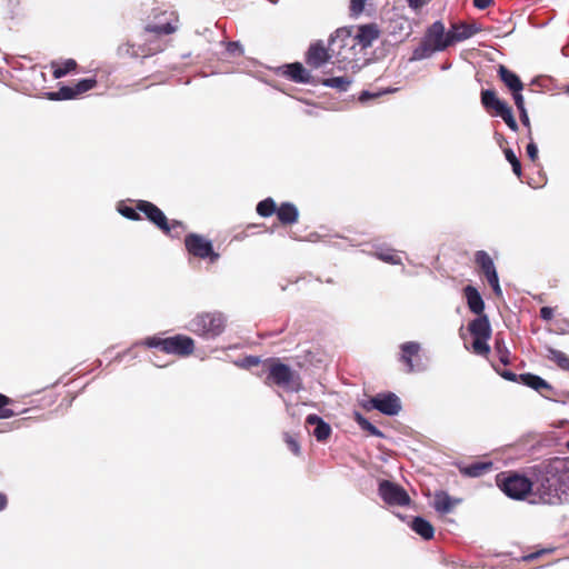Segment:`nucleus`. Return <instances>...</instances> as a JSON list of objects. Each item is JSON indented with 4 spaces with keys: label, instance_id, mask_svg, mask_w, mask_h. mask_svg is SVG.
I'll return each mask as SVG.
<instances>
[{
    "label": "nucleus",
    "instance_id": "aec40b11",
    "mask_svg": "<svg viewBox=\"0 0 569 569\" xmlns=\"http://www.w3.org/2000/svg\"><path fill=\"white\" fill-rule=\"evenodd\" d=\"M519 381L525 386L538 391L542 396H547V393L552 391V387L545 379L532 373L520 375Z\"/></svg>",
    "mask_w": 569,
    "mask_h": 569
},
{
    "label": "nucleus",
    "instance_id": "9b49d317",
    "mask_svg": "<svg viewBox=\"0 0 569 569\" xmlns=\"http://www.w3.org/2000/svg\"><path fill=\"white\" fill-rule=\"evenodd\" d=\"M184 246L188 252L197 258L216 261L219 254L214 252L212 242L203 236L197 233H189L184 239Z\"/></svg>",
    "mask_w": 569,
    "mask_h": 569
},
{
    "label": "nucleus",
    "instance_id": "393cba45",
    "mask_svg": "<svg viewBox=\"0 0 569 569\" xmlns=\"http://www.w3.org/2000/svg\"><path fill=\"white\" fill-rule=\"evenodd\" d=\"M439 50L436 49L430 41H428L426 38H422L420 43L412 51V57L410 58L411 61H419L427 58H430L433 53L438 52Z\"/></svg>",
    "mask_w": 569,
    "mask_h": 569
},
{
    "label": "nucleus",
    "instance_id": "c85d7f7f",
    "mask_svg": "<svg viewBox=\"0 0 569 569\" xmlns=\"http://www.w3.org/2000/svg\"><path fill=\"white\" fill-rule=\"evenodd\" d=\"M352 80L349 77H332L322 80V84L328 88L337 89L339 92L348 91Z\"/></svg>",
    "mask_w": 569,
    "mask_h": 569
},
{
    "label": "nucleus",
    "instance_id": "49530a36",
    "mask_svg": "<svg viewBox=\"0 0 569 569\" xmlns=\"http://www.w3.org/2000/svg\"><path fill=\"white\" fill-rule=\"evenodd\" d=\"M395 91H396V89H387L386 91H383V93H389V92H395ZM381 94H382V92H371L369 90H365L360 93L359 101L367 102L368 100L377 98Z\"/></svg>",
    "mask_w": 569,
    "mask_h": 569
},
{
    "label": "nucleus",
    "instance_id": "603ef678",
    "mask_svg": "<svg viewBox=\"0 0 569 569\" xmlns=\"http://www.w3.org/2000/svg\"><path fill=\"white\" fill-rule=\"evenodd\" d=\"M529 140L530 142L527 146V154L532 162H536L538 160V147L532 137Z\"/></svg>",
    "mask_w": 569,
    "mask_h": 569
},
{
    "label": "nucleus",
    "instance_id": "dca6fc26",
    "mask_svg": "<svg viewBox=\"0 0 569 569\" xmlns=\"http://www.w3.org/2000/svg\"><path fill=\"white\" fill-rule=\"evenodd\" d=\"M379 36L380 31L375 23L358 26L356 32H352V37L362 53L372 46L373 41H376Z\"/></svg>",
    "mask_w": 569,
    "mask_h": 569
},
{
    "label": "nucleus",
    "instance_id": "7c9ffc66",
    "mask_svg": "<svg viewBox=\"0 0 569 569\" xmlns=\"http://www.w3.org/2000/svg\"><path fill=\"white\" fill-rule=\"evenodd\" d=\"M49 99L51 100H70L77 98V93L74 91V87L72 86H62L58 91L50 92Z\"/></svg>",
    "mask_w": 569,
    "mask_h": 569
},
{
    "label": "nucleus",
    "instance_id": "4468645a",
    "mask_svg": "<svg viewBox=\"0 0 569 569\" xmlns=\"http://www.w3.org/2000/svg\"><path fill=\"white\" fill-rule=\"evenodd\" d=\"M161 343L163 345V352L169 355L189 356L194 349L193 340L183 335L164 338Z\"/></svg>",
    "mask_w": 569,
    "mask_h": 569
},
{
    "label": "nucleus",
    "instance_id": "e433bc0d",
    "mask_svg": "<svg viewBox=\"0 0 569 569\" xmlns=\"http://www.w3.org/2000/svg\"><path fill=\"white\" fill-rule=\"evenodd\" d=\"M77 67V63L72 59L66 60L62 64L56 66L53 70V77L56 79H60L64 77L67 73L72 71Z\"/></svg>",
    "mask_w": 569,
    "mask_h": 569
},
{
    "label": "nucleus",
    "instance_id": "f704fd0d",
    "mask_svg": "<svg viewBox=\"0 0 569 569\" xmlns=\"http://www.w3.org/2000/svg\"><path fill=\"white\" fill-rule=\"evenodd\" d=\"M499 98L495 90H482L481 91V103L487 111H491V108L496 106Z\"/></svg>",
    "mask_w": 569,
    "mask_h": 569
},
{
    "label": "nucleus",
    "instance_id": "72a5a7b5",
    "mask_svg": "<svg viewBox=\"0 0 569 569\" xmlns=\"http://www.w3.org/2000/svg\"><path fill=\"white\" fill-rule=\"evenodd\" d=\"M356 421L361 427V429L368 431L371 436L382 438L383 433L371 422H369L360 413H356Z\"/></svg>",
    "mask_w": 569,
    "mask_h": 569
},
{
    "label": "nucleus",
    "instance_id": "0eeeda50",
    "mask_svg": "<svg viewBox=\"0 0 569 569\" xmlns=\"http://www.w3.org/2000/svg\"><path fill=\"white\" fill-rule=\"evenodd\" d=\"M137 209L146 214V217L154 223L160 230H162L164 233L176 237V234L172 233L174 229H183V224L180 221L172 220L170 223L168 222L167 217L164 213L153 203L140 200L137 203ZM178 237V233H177Z\"/></svg>",
    "mask_w": 569,
    "mask_h": 569
},
{
    "label": "nucleus",
    "instance_id": "473e14b6",
    "mask_svg": "<svg viewBox=\"0 0 569 569\" xmlns=\"http://www.w3.org/2000/svg\"><path fill=\"white\" fill-rule=\"evenodd\" d=\"M257 212L261 217H270L274 212L277 213L276 202L271 198L260 201L257 206Z\"/></svg>",
    "mask_w": 569,
    "mask_h": 569
},
{
    "label": "nucleus",
    "instance_id": "5fc2aeb1",
    "mask_svg": "<svg viewBox=\"0 0 569 569\" xmlns=\"http://www.w3.org/2000/svg\"><path fill=\"white\" fill-rule=\"evenodd\" d=\"M511 93H512V98H513V100H515V104H516L517 109H518L519 111H521V110H526V107H525V99H523V97H522V94H521V91H517V92H516V91H512Z\"/></svg>",
    "mask_w": 569,
    "mask_h": 569
},
{
    "label": "nucleus",
    "instance_id": "09e8293b",
    "mask_svg": "<svg viewBox=\"0 0 569 569\" xmlns=\"http://www.w3.org/2000/svg\"><path fill=\"white\" fill-rule=\"evenodd\" d=\"M553 550H555L553 548H543V549H540L538 551H535V552H531V553H528V555L523 556L522 560L523 561H532V560L541 557L542 555L552 553Z\"/></svg>",
    "mask_w": 569,
    "mask_h": 569
},
{
    "label": "nucleus",
    "instance_id": "c03bdc74",
    "mask_svg": "<svg viewBox=\"0 0 569 569\" xmlns=\"http://www.w3.org/2000/svg\"><path fill=\"white\" fill-rule=\"evenodd\" d=\"M118 210L127 219H130V220H139L140 219V214L137 212V210H138L137 207L132 208V207H129L126 204H121Z\"/></svg>",
    "mask_w": 569,
    "mask_h": 569
},
{
    "label": "nucleus",
    "instance_id": "423d86ee",
    "mask_svg": "<svg viewBox=\"0 0 569 569\" xmlns=\"http://www.w3.org/2000/svg\"><path fill=\"white\" fill-rule=\"evenodd\" d=\"M468 330L473 338L472 351L478 356L487 357L490 352L488 340L491 337V326L488 316H478L468 325Z\"/></svg>",
    "mask_w": 569,
    "mask_h": 569
},
{
    "label": "nucleus",
    "instance_id": "f8f14e48",
    "mask_svg": "<svg viewBox=\"0 0 569 569\" xmlns=\"http://www.w3.org/2000/svg\"><path fill=\"white\" fill-rule=\"evenodd\" d=\"M419 351L418 342L409 341L401 345V361L406 363L408 372H421L427 369V363L422 360Z\"/></svg>",
    "mask_w": 569,
    "mask_h": 569
},
{
    "label": "nucleus",
    "instance_id": "6ab92c4d",
    "mask_svg": "<svg viewBox=\"0 0 569 569\" xmlns=\"http://www.w3.org/2000/svg\"><path fill=\"white\" fill-rule=\"evenodd\" d=\"M307 426H315L312 430V435L318 441H325L329 438L331 433V427L329 423L325 422L322 418L317 415H309L306 418Z\"/></svg>",
    "mask_w": 569,
    "mask_h": 569
},
{
    "label": "nucleus",
    "instance_id": "2eb2a0df",
    "mask_svg": "<svg viewBox=\"0 0 569 569\" xmlns=\"http://www.w3.org/2000/svg\"><path fill=\"white\" fill-rule=\"evenodd\" d=\"M331 59L335 60V56L331 54L329 46L326 47L322 41L312 43L306 53V62L313 69L321 68Z\"/></svg>",
    "mask_w": 569,
    "mask_h": 569
},
{
    "label": "nucleus",
    "instance_id": "1a4fd4ad",
    "mask_svg": "<svg viewBox=\"0 0 569 569\" xmlns=\"http://www.w3.org/2000/svg\"><path fill=\"white\" fill-rule=\"evenodd\" d=\"M268 379L292 391L300 389L299 376L293 372L289 366L281 362H272L269 366Z\"/></svg>",
    "mask_w": 569,
    "mask_h": 569
},
{
    "label": "nucleus",
    "instance_id": "b1692460",
    "mask_svg": "<svg viewBox=\"0 0 569 569\" xmlns=\"http://www.w3.org/2000/svg\"><path fill=\"white\" fill-rule=\"evenodd\" d=\"M286 73L297 83H309L311 79L310 72L300 62L287 64Z\"/></svg>",
    "mask_w": 569,
    "mask_h": 569
},
{
    "label": "nucleus",
    "instance_id": "c9c22d12",
    "mask_svg": "<svg viewBox=\"0 0 569 569\" xmlns=\"http://www.w3.org/2000/svg\"><path fill=\"white\" fill-rule=\"evenodd\" d=\"M551 471L560 472V479L563 483H568L569 486V460H556V463L552 466Z\"/></svg>",
    "mask_w": 569,
    "mask_h": 569
},
{
    "label": "nucleus",
    "instance_id": "680f3d73",
    "mask_svg": "<svg viewBox=\"0 0 569 569\" xmlns=\"http://www.w3.org/2000/svg\"><path fill=\"white\" fill-rule=\"evenodd\" d=\"M497 371L499 372V375L502 378H505L508 381H518L517 375L515 372H512V371H508V370H505V371H501V372L499 370H497Z\"/></svg>",
    "mask_w": 569,
    "mask_h": 569
},
{
    "label": "nucleus",
    "instance_id": "864d4df0",
    "mask_svg": "<svg viewBox=\"0 0 569 569\" xmlns=\"http://www.w3.org/2000/svg\"><path fill=\"white\" fill-rule=\"evenodd\" d=\"M519 113H520V121L528 129V138L531 139L532 130H531V124H530L528 112H527V110H521V111H519Z\"/></svg>",
    "mask_w": 569,
    "mask_h": 569
},
{
    "label": "nucleus",
    "instance_id": "79ce46f5",
    "mask_svg": "<svg viewBox=\"0 0 569 569\" xmlns=\"http://www.w3.org/2000/svg\"><path fill=\"white\" fill-rule=\"evenodd\" d=\"M482 30V27L477 21L467 22L465 21L463 36L468 39Z\"/></svg>",
    "mask_w": 569,
    "mask_h": 569
},
{
    "label": "nucleus",
    "instance_id": "7ed1b4c3",
    "mask_svg": "<svg viewBox=\"0 0 569 569\" xmlns=\"http://www.w3.org/2000/svg\"><path fill=\"white\" fill-rule=\"evenodd\" d=\"M497 487L509 498L525 499L533 489L535 483L517 471H502L496 476Z\"/></svg>",
    "mask_w": 569,
    "mask_h": 569
},
{
    "label": "nucleus",
    "instance_id": "f257e3e1",
    "mask_svg": "<svg viewBox=\"0 0 569 569\" xmlns=\"http://www.w3.org/2000/svg\"><path fill=\"white\" fill-rule=\"evenodd\" d=\"M178 17L174 12L170 13V19H164L159 21L158 23L147 24L144 28V43L143 44H130L127 43L120 47V52L130 56L131 58H147L149 56L156 54L163 50L162 44L159 40L150 39L151 34H171L177 29Z\"/></svg>",
    "mask_w": 569,
    "mask_h": 569
},
{
    "label": "nucleus",
    "instance_id": "ea45409f",
    "mask_svg": "<svg viewBox=\"0 0 569 569\" xmlns=\"http://www.w3.org/2000/svg\"><path fill=\"white\" fill-rule=\"evenodd\" d=\"M11 402L12 400L9 397L0 393V419H8L16 415L12 409L7 408Z\"/></svg>",
    "mask_w": 569,
    "mask_h": 569
},
{
    "label": "nucleus",
    "instance_id": "8fccbe9b",
    "mask_svg": "<svg viewBox=\"0 0 569 569\" xmlns=\"http://www.w3.org/2000/svg\"><path fill=\"white\" fill-rule=\"evenodd\" d=\"M259 363H260V358L254 357V356L246 357L243 360L237 362V365L239 367L246 368V369L258 366Z\"/></svg>",
    "mask_w": 569,
    "mask_h": 569
},
{
    "label": "nucleus",
    "instance_id": "bb28decb",
    "mask_svg": "<svg viewBox=\"0 0 569 569\" xmlns=\"http://www.w3.org/2000/svg\"><path fill=\"white\" fill-rule=\"evenodd\" d=\"M545 357L555 362L559 368L569 370V357L565 352L552 347H546Z\"/></svg>",
    "mask_w": 569,
    "mask_h": 569
},
{
    "label": "nucleus",
    "instance_id": "412c9836",
    "mask_svg": "<svg viewBox=\"0 0 569 569\" xmlns=\"http://www.w3.org/2000/svg\"><path fill=\"white\" fill-rule=\"evenodd\" d=\"M498 76L500 80L505 83V86L512 91H522L523 83L520 78L509 70L506 66L500 64L498 68Z\"/></svg>",
    "mask_w": 569,
    "mask_h": 569
},
{
    "label": "nucleus",
    "instance_id": "4be33fe9",
    "mask_svg": "<svg viewBox=\"0 0 569 569\" xmlns=\"http://www.w3.org/2000/svg\"><path fill=\"white\" fill-rule=\"evenodd\" d=\"M410 528L425 540L433 538V526L425 518L417 516L410 522Z\"/></svg>",
    "mask_w": 569,
    "mask_h": 569
},
{
    "label": "nucleus",
    "instance_id": "6e6552de",
    "mask_svg": "<svg viewBox=\"0 0 569 569\" xmlns=\"http://www.w3.org/2000/svg\"><path fill=\"white\" fill-rule=\"evenodd\" d=\"M378 495L389 506L405 507L411 502L408 492L400 485L390 480L379 482Z\"/></svg>",
    "mask_w": 569,
    "mask_h": 569
},
{
    "label": "nucleus",
    "instance_id": "a19ab883",
    "mask_svg": "<svg viewBox=\"0 0 569 569\" xmlns=\"http://www.w3.org/2000/svg\"><path fill=\"white\" fill-rule=\"evenodd\" d=\"M506 159L510 162L512 166L513 173L520 178L521 177V162L515 154V152L511 149L505 150Z\"/></svg>",
    "mask_w": 569,
    "mask_h": 569
},
{
    "label": "nucleus",
    "instance_id": "37998d69",
    "mask_svg": "<svg viewBox=\"0 0 569 569\" xmlns=\"http://www.w3.org/2000/svg\"><path fill=\"white\" fill-rule=\"evenodd\" d=\"M226 50L232 57H240L243 54V47L239 41L227 42Z\"/></svg>",
    "mask_w": 569,
    "mask_h": 569
},
{
    "label": "nucleus",
    "instance_id": "de8ad7c7",
    "mask_svg": "<svg viewBox=\"0 0 569 569\" xmlns=\"http://www.w3.org/2000/svg\"><path fill=\"white\" fill-rule=\"evenodd\" d=\"M366 0H350V12L352 16L358 17L365 9Z\"/></svg>",
    "mask_w": 569,
    "mask_h": 569
},
{
    "label": "nucleus",
    "instance_id": "3c124183",
    "mask_svg": "<svg viewBox=\"0 0 569 569\" xmlns=\"http://www.w3.org/2000/svg\"><path fill=\"white\" fill-rule=\"evenodd\" d=\"M510 108L511 107L507 102L499 99L496 106L491 108L490 112L493 113L495 116L500 117Z\"/></svg>",
    "mask_w": 569,
    "mask_h": 569
},
{
    "label": "nucleus",
    "instance_id": "58836bf2",
    "mask_svg": "<svg viewBox=\"0 0 569 569\" xmlns=\"http://www.w3.org/2000/svg\"><path fill=\"white\" fill-rule=\"evenodd\" d=\"M96 84L97 80L94 78H88L78 81L73 87L77 96L79 97L80 94L93 89Z\"/></svg>",
    "mask_w": 569,
    "mask_h": 569
},
{
    "label": "nucleus",
    "instance_id": "ddd939ff",
    "mask_svg": "<svg viewBox=\"0 0 569 569\" xmlns=\"http://www.w3.org/2000/svg\"><path fill=\"white\" fill-rule=\"evenodd\" d=\"M423 38L439 51L445 50L455 39L459 40V36H451L446 32L445 26L440 21L433 22L426 31Z\"/></svg>",
    "mask_w": 569,
    "mask_h": 569
},
{
    "label": "nucleus",
    "instance_id": "338daca9",
    "mask_svg": "<svg viewBox=\"0 0 569 569\" xmlns=\"http://www.w3.org/2000/svg\"><path fill=\"white\" fill-rule=\"evenodd\" d=\"M458 332H459V336L462 338V326L459 327Z\"/></svg>",
    "mask_w": 569,
    "mask_h": 569
},
{
    "label": "nucleus",
    "instance_id": "0e129e2a",
    "mask_svg": "<svg viewBox=\"0 0 569 569\" xmlns=\"http://www.w3.org/2000/svg\"><path fill=\"white\" fill-rule=\"evenodd\" d=\"M7 497L6 495L0 492V511H2L7 507Z\"/></svg>",
    "mask_w": 569,
    "mask_h": 569
},
{
    "label": "nucleus",
    "instance_id": "4c0bfd02",
    "mask_svg": "<svg viewBox=\"0 0 569 569\" xmlns=\"http://www.w3.org/2000/svg\"><path fill=\"white\" fill-rule=\"evenodd\" d=\"M376 256L378 259L391 264H398L401 262L400 257L397 256L392 249L379 250L376 252Z\"/></svg>",
    "mask_w": 569,
    "mask_h": 569
},
{
    "label": "nucleus",
    "instance_id": "bf43d9fd",
    "mask_svg": "<svg viewBox=\"0 0 569 569\" xmlns=\"http://www.w3.org/2000/svg\"><path fill=\"white\" fill-rule=\"evenodd\" d=\"M431 0H407L409 7L413 11H418L421 9L426 3L430 2Z\"/></svg>",
    "mask_w": 569,
    "mask_h": 569
},
{
    "label": "nucleus",
    "instance_id": "2f4dec72",
    "mask_svg": "<svg viewBox=\"0 0 569 569\" xmlns=\"http://www.w3.org/2000/svg\"><path fill=\"white\" fill-rule=\"evenodd\" d=\"M495 350L499 357L500 362L503 366H508L510 363V351L508 350L503 339L499 336H497L495 340Z\"/></svg>",
    "mask_w": 569,
    "mask_h": 569
},
{
    "label": "nucleus",
    "instance_id": "a211bd4d",
    "mask_svg": "<svg viewBox=\"0 0 569 569\" xmlns=\"http://www.w3.org/2000/svg\"><path fill=\"white\" fill-rule=\"evenodd\" d=\"M465 298L467 300V306L472 313L477 316L485 315V301L477 288L473 286H465Z\"/></svg>",
    "mask_w": 569,
    "mask_h": 569
},
{
    "label": "nucleus",
    "instance_id": "6e6d98bb",
    "mask_svg": "<svg viewBox=\"0 0 569 569\" xmlns=\"http://www.w3.org/2000/svg\"><path fill=\"white\" fill-rule=\"evenodd\" d=\"M286 442L289 447V449L295 453V455H299L300 452V446L299 443L297 442V440H295L292 437L290 436H286Z\"/></svg>",
    "mask_w": 569,
    "mask_h": 569
},
{
    "label": "nucleus",
    "instance_id": "052dcab7",
    "mask_svg": "<svg viewBox=\"0 0 569 569\" xmlns=\"http://www.w3.org/2000/svg\"><path fill=\"white\" fill-rule=\"evenodd\" d=\"M540 317L547 321L551 320L553 318V309L550 307H542L540 309Z\"/></svg>",
    "mask_w": 569,
    "mask_h": 569
},
{
    "label": "nucleus",
    "instance_id": "9d476101",
    "mask_svg": "<svg viewBox=\"0 0 569 569\" xmlns=\"http://www.w3.org/2000/svg\"><path fill=\"white\" fill-rule=\"evenodd\" d=\"M363 408L367 410L375 409L387 416H396L401 410V401L393 392L378 393L370 398Z\"/></svg>",
    "mask_w": 569,
    "mask_h": 569
},
{
    "label": "nucleus",
    "instance_id": "39448f33",
    "mask_svg": "<svg viewBox=\"0 0 569 569\" xmlns=\"http://www.w3.org/2000/svg\"><path fill=\"white\" fill-rule=\"evenodd\" d=\"M556 461L546 468V472L538 478L536 485V491L543 503H553L559 498V490L568 486V483L561 481L560 472L551 471Z\"/></svg>",
    "mask_w": 569,
    "mask_h": 569
},
{
    "label": "nucleus",
    "instance_id": "5701e85b",
    "mask_svg": "<svg viewBox=\"0 0 569 569\" xmlns=\"http://www.w3.org/2000/svg\"><path fill=\"white\" fill-rule=\"evenodd\" d=\"M277 217L283 224H292L298 221L299 211L293 203L284 202L277 209Z\"/></svg>",
    "mask_w": 569,
    "mask_h": 569
},
{
    "label": "nucleus",
    "instance_id": "4d7b16f0",
    "mask_svg": "<svg viewBox=\"0 0 569 569\" xmlns=\"http://www.w3.org/2000/svg\"><path fill=\"white\" fill-rule=\"evenodd\" d=\"M473 6L479 10L488 9L495 4V0H472Z\"/></svg>",
    "mask_w": 569,
    "mask_h": 569
},
{
    "label": "nucleus",
    "instance_id": "a18cd8bd",
    "mask_svg": "<svg viewBox=\"0 0 569 569\" xmlns=\"http://www.w3.org/2000/svg\"><path fill=\"white\" fill-rule=\"evenodd\" d=\"M510 130L517 131L518 123L512 114V109H508L502 116H500Z\"/></svg>",
    "mask_w": 569,
    "mask_h": 569
},
{
    "label": "nucleus",
    "instance_id": "c756f323",
    "mask_svg": "<svg viewBox=\"0 0 569 569\" xmlns=\"http://www.w3.org/2000/svg\"><path fill=\"white\" fill-rule=\"evenodd\" d=\"M391 28L392 33H399L402 38L409 37L412 31L410 21L405 18L393 20L391 22Z\"/></svg>",
    "mask_w": 569,
    "mask_h": 569
},
{
    "label": "nucleus",
    "instance_id": "e2e57ef3",
    "mask_svg": "<svg viewBox=\"0 0 569 569\" xmlns=\"http://www.w3.org/2000/svg\"><path fill=\"white\" fill-rule=\"evenodd\" d=\"M490 287H493L495 284L499 283V278L497 271L491 272L488 276H485Z\"/></svg>",
    "mask_w": 569,
    "mask_h": 569
},
{
    "label": "nucleus",
    "instance_id": "20e7f679",
    "mask_svg": "<svg viewBox=\"0 0 569 569\" xmlns=\"http://www.w3.org/2000/svg\"><path fill=\"white\" fill-rule=\"evenodd\" d=\"M226 328V318L221 312H202L192 318L187 329L204 339H214Z\"/></svg>",
    "mask_w": 569,
    "mask_h": 569
},
{
    "label": "nucleus",
    "instance_id": "cd10ccee",
    "mask_svg": "<svg viewBox=\"0 0 569 569\" xmlns=\"http://www.w3.org/2000/svg\"><path fill=\"white\" fill-rule=\"evenodd\" d=\"M493 469L492 461H477L465 467V475L469 477H480Z\"/></svg>",
    "mask_w": 569,
    "mask_h": 569
},
{
    "label": "nucleus",
    "instance_id": "774afa93",
    "mask_svg": "<svg viewBox=\"0 0 569 569\" xmlns=\"http://www.w3.org/2000/svg\"><path fill=\"white\" fill-rule=\"evenodd\" d=\"M397 517H399L401 520H405V518L400 513H397Z\"/></svg>",
    "mask_w": 569,
    "mask_h": 569
},
{
    "label": "nucleus",
    "instance_id": "13d9d810",
    "mask_svg": "<svg viewBox=\"0 0 569 569\" xmlns=\"http://www.w3.org/2000/svg\"><path fill=\"white\" fill-rule=\"evenodd\" d=\"M163 339L160 338H148L146 340V345L150 348H159L161 351H163V345L161 343Z\"/></svg>",
    "mask_w": 569,
    "mask_h": 569
},
{
    "label": "nucleus",
    "instance_id": "f3484780",
    "mask_svg": "<svg viewBox=\"0 0 569 569\" xmlns=\"http://www.w3.org/2000/svg\"><path fill=\"white\" fill-rule=\"evenodd\" d=\"M459 498L451 497L447 491L438 490L433 495L432 507L440 516L451 513L460 503Z\"/></svg>",
    "mask_w": 569,
    "mask_h": 569
},
{
    "label": "nucleus",
    "instance_id": "a878e982",
    "mask_svg": "<svg viewBox=\"0 0 569 569\" xmlns=\"http://www.w3.org/2000/svg\"><path fill=\"white\" fill-rule=\"evenodd\" d=\"M475 261L479 272L483 276H488L491 272L497 271L491 257L486 251H477L475 254Z\"/></svg>",
    "mask_w": 569,
    "mask_h": 569
},
{
    "label": "nucleus",
    "instance_id": "69168bd1",
    "mask_svg": "<svg viewBox=\"0 0 569 569\" xmlns=\"http://www.w3.org/2000/svg\"><path fill=\"white\" fill-rule=\"evenodd\" d=\"M491 288H492V291L495 292V295L497 297H501L502 296V290H501L500 283H497V284H495Z\"/></svg>",
    "mask_w": 569,
    "mask_h": 569
},
{
    "label": "nucleus",
    "instance_id": "f03ea898",
    "mask_svg": "<svg viewBox=\"0 0 569 569\" xmlns=\"http://www.w3.org/2000/svg\"><path fill=\"white\" fill-rule=\"evenodd\" d=\"M329 50L335 56L332 63H338L341 69L357 68L362 54L349 28L336 30L329 39Z\"/></svg>",
    "mask_w": 569,
    "mask_h": 569
}]
</instances>
